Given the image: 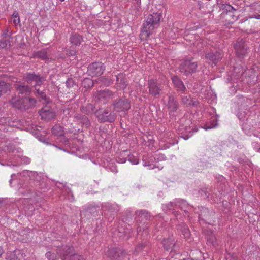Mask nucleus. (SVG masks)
I'll return each mask as SVG.
<instances>
[{
	"label": "nucleus",
	"mask_w": 260,
	"mask_h": 260,
	"mask_svg": "<svg viewBox=\"0 0 260 260\" xmlns=\"http://www.w3.org/2000/svg\"><path fill=\"white\" fill-rule=\"evenodd\" d=\"M70 54L72 55H75L76 54V51H72L71 52H70Z\"/></svg>",
	"instance_id": "nucleus-48"
},
{
	"label": "nucleus",
	"mask_w": 260,
	"mask_h": 260,
	"mask_svg": "<svg viewBox=\"0 0 260 260\" xmlns=\"http://www.w3.org/2000/svg\"><path fill=\"white\" fill-rule=\"evenodd\" d=\"M52 132L56 136H61L64 134L63 128L58 125H56L52 128Z\"/></svg>",
	"instance_id": "nucleus-25"
},
{
	"label": "nucleus",
	"mask_w": 260,
	"mask_h": 260,
	"mask_svg": "<svg viewBox=\"0 0 260 260\" xmlns=\"http://www.w3.org/2000/svg\"><path fill=\"white\" fill-rule=\"evenodd\" d=\"M225 9L228 11L229 12H232L231 9H232V6L230 5H227L225 6Z\"/></svg>",
	"instance_id": "nucleus-42"
},
{
	"label": "nucleus",
	"mask_w": 260,
	"mask_h": 260,
	"mask_svg": "<svg viewBox=\"0 0 260 260\" xmlns=\"http://www.w3.org/2000/svg\"><path fill=\"white\" fill-rule=\"evenodd\" d=\"M12 35V31H10L8 28H7L5 31L3 32L2 36L4 38H11Z\"/></svg>",
	"instance_id": "nucleus-35"
},
{
	"label": "nucleus",
	"mask_w": 260,
	"mask_h": 260,
	"mask_svg": "<svg viewBox=\"0 0 260 260\" xmlns=\"http://www.w3.org/2000/svg\"><path fill=\"white\" fill-rule=\"evenodd\" d=\"M11 21L16 26L20 23V17L19 16V13L17 11H15L12 15Z\"/></svg>",
	"instance_id": "nucleus-28"
},
{
	"label": "nucleus",
	"mask_w": 260,
	"mask_h": 260,
	"mask_svg": "<svg viewBox=\"0 0 260 260\" xmlns=\"http://www.w3.org/2000/svg\"><path fill=\"white\" fill-rule=\"evenodd\" d=\"M172 80L175 87L178 91L181 93L185 91L186 88L182 81L178 77L174 76L172 77Z\"/></svg>",
	"instance_id": "nucleus-15"
},
{
	"label": "nucleus",
	"mask_w": 260,
	"mask_h": 260,
	"mask_svg": "<svg viewBox=\"0 0 260 260\" xmlns=\"http://www.w3.org/2000/svg\"><path fill=\"white\" fill-rule=\"evenodd\" d=\"M26 80L28 83L35 82L34 85L35 88L37 93L40 95L41 101L43 104L46 103V104H48L50 102L49 99L46 96L43 91H40V89L38 88V86H40L43 83V79L39 76L31 73H28L26 75Z\"/></svg>",
	"instance_id": "nucleus-3"
},
{
	"label": "nucleus",
	"mask_w": 260,
	"mask_h": 260,
	"mask_svg": "<svg viewBox=\"0 0 260 260\" xmlns=\"http://www.w3.org/2000/svg\"><path fill=\"white\" fill-rule=\"evenodd\" d=\"M10 89V85L4 81H0V96Z\"/></svg>",
	"instance_id": "nucleus-27"
},
{
	"label": "nucleus",
	"mask_w": 260,
	"mask_h": 260,
	"mask_svg": "<svg viewBox=\"0 0 260 260\" xmlns=\"http://www.w3.org/2000/svg\"><path fill=\"white\" fill-rule=\"evenodd\" d=\"M99 121L101 122H113L115 121L116 115L111 111V108L105 109H100L95 112Z\"/></svg>",
	"instance_id": "nucleus-5"
},
{
	"label": "nucleus",
	"mask_w": 260,
	"mask_h": 260,
	"mask_svg": "<svg viewBox=\"0 0 260 260\" xmlns=\"http://www.w3.org/2000/svg\"><path fill=\"white\" fill-rule=\"evenodd\" d=\"M14 175H15L14 174L12 175H11V177H13V176H14Z\"/></svg>",
	"instance_id": "nucleus-54"
},
{
	"label": "nucleus",
	"mask_w": 260,
	"mask_h": 260,
	"mask_svg": "<svg viewBox=\"0 0 260 260\" xmlns=\"http://www.w3.org/2000/svg\"><path fill=\"white\" fill-rule=\"evenodd\" d=\"M87 83L88 84V86H92L93 85L92 81L90 79H86L84 80L83 83Z\"/></svg>",
	"instance_id": "nucleus-40"
},
{
	"label": "nucleus",
	"mask_w": 260,
	"mask_h": 260,
	"mask_svg": "<svg viewBox=\"0 0 260 260\" xmlns=\"http://www.w3.org/2000/svg\"><path fill=\"white\" fill-rule=\"evenodd\" d=\"M77 120L82 123L86 127H88L90 125V121L88 118L85 115H78L76 116Z\"/></svg>",
	"instance_id": "nucleus-23"
},
{
	"label": "nucleus",
	"mask_w": 260,
	"mask_h": 260,
	"mask_svg": "<svg viewBox=\"0 0 260 260\" xmlns=\"http://www.w3.org/2000/svg\"><path fill=\"white\" fill-rule=\"evenodd\" d=\"M24 254L21 250L16 249L13 251L7 252L6 254L7 260H20L24 258Z\"/></svg>",
	"instance_id": "nucleus-11"
},
{
	"label": "nucleus",
	"mask_w": 260,
	"mask_h": 260,
	"mask_svg": "<svg viewBox=\"0 0 260 260\" xmlns=\"http://www.w3.org/2000/svg\"><path fill=\"white\" fill-rule=\"evenodd\" d=\"M4 251L2 247L0 246V257H1L2 255L4 253Z\"/></svg>",
	"instance_id": "nucleus-46"
},
{
	"label": "nucleus",
	"mask_w": 260,
	"mask_h": 260,
	"mask_svg": "<svg viewBox=\"0 0 260 260\" xmlns=\"http://www.w3.org/2000/svg\"><path fill=\"white\" fill-rule=\"evenodd\" d=\"M73 250L72 246H62L58 248L57 253L62 260H84L82 256L75 254Z\"/></svg>",
	"instance_id": "nucleus-4"
},
{
	"label": "nucleus",
	"mask_w": 260,
	"mask_h": 260,
	"mask_svg": "<svg viewBox=\"0 0 260 260\" xmlns=\"http://www.w3.org/2000/svg\"><path fill=\"white\" fill-rule=\"evenodd\" d=\"M162 15L161 13H153L149 15L147 18L140 34L141 40H146L156 28L160 22Z\"/></svg>",
	"instance_id": "nucleus-1"
},
{
	"label": "nucleus",
	"mask_w": 260,
	"mask_h": 260,
	"mask_svg": "<svg viewBox=\"0 0 260 260\" xmlns=\"http://www.w3.org/2000/svg\"><path fill=\"white\" fill-rule=\"evenodd\" d=\"M197 64L196 62H191L190 61L186 60L183 62L180 66V71L188 75L196 71Z\"/></svg>",
	"instance_id": "nucleus-7"
},
{
	"label": "nucleus",
	"mask_w": 260,
	"mask_h": 260,
	"mask_svg": "<svg viewBox=\"0 0 260 260\" xmlns=\"http://www.w3.org/2000/svg\"><path fill=\"white\" fill-rule=\"evenodd\" d=\"M23 161L26 164H29L30 162V159L25 157L23 158Z\"/></svg>",
	"instance_id": "nucleus-44"
},
{
	"label": "nucleus",
	"mask_w": 260,
	"mask_h": 260,
	"mask_svg": "<svg viewBox=\"0 0 260 260\" xmlns=\"http://www.w3.org/2000/svg\"><path fill=\"white\" fill-rule=\"evenodd\" d=\"M116 77V85L118 88L120 89H124L126 86L127 83L125 80V77L122 74H119L115 75Z\"/></svg>",
	"instance_id": "nucleus-16"
},
{
	"label": "nucleus",
	"mask_w": 260,
	"mask_h": 260,
	"mask_svg": "<svg viewBox=\"0 0 260 260\" xmlns=\"http://www.w3.org/2000/svg\"><path fill=\"white\" fill-rule=\"evenodd\" d=\"M218 117V116L217 115L212 117L211 120L209 122H207V123L202 127L206 131L216 127L217 125Z\"/></svg>",
	"instance_id": "nucleus-18"
},
{
	"label": "nucleus",
	"mask_w": 260,
	"mask_h": 260,
	"mask_svg": "<svg viewBox=\"0 0 260 260\" xmlns=\"http://www.w3.org/2000/svg\"><path fill=\"white\" fill-rule=\"evenodd\" d=\"M183 138L185 139V140H187L188 139V137H183Z\"/></svg>",
	"instance_id": "nucleus-50"
},
{
	"label": "nucleus",
	"mask_w": 260,
	"mask_h": 260,
	"mask_svg": "<svg viewBox=\"0 0 260 260\" xmlns=\"http://www.w3.org/2000/svg\"><path fill=\"white\" fill-rule=\"evenodd\" d=\"M66 85L68 87V88H70L71 87L73 86V85L74 84L73 82L72 81V80H68L67 81H66Z\"/></svg>",
	"instance_id": "nucleus-41"
},
{
	"label": "nucleus",
	"mask_w": 260,
	"mask_h": 260,
	"mask_svg": "<svg viewBox=\"0 0 260 260\" xmlns=\"http://www.w3.org/2000/svg\"><path fill=\"white\" fill-rule=\"evenodd\" d=\"M174 205H175V203L174 204L172 202H170L167 204L162 205V208L164 210L167 209H171Z\"/></svg>",
	"instance_id": "nucleus-37"
},
{
	"label": "nucleus",
	"mask_w": 260,
	"mask_h": 260,
	"mask_svg": "<svg viewBox=\"0 0 260 260\" xmlns=\"http://www.w3.org/2000/svg\"><path fill=\"white\" fill-rule=\"evenodd\" d=\"M111 82L110 80L105 79V81L104 82V84L106 86H108L111 84Z\"/></svg>",
	"instance_id": "nucleus-43"
},
{
	"label": "nucleus",
	"mask_w": 260,
	"mask_h": 260,
	"mask_svg": "<svg viewBox=\"0 0 260 260\" xmlns=\"http://www.w3.org/2000/svg\"><path fill=\"white\" fill-rule=\"evenodd\" d=\"M13 107L21 110H26L35 106L36 100L28 97H15L11 100Z\"/></svg>",
	"instance_id": "nucleus-2"
},
{
	"label": "nucleus",
	"mask_w": 260,
	"mask_h": 260,
	"mask_svg": "<svg viewBox=\"0 0 260 260\" xmlns=\"http://www.w3.org/2000/svg\"><path fill=\"white\" fill-rule=\"evenodd\" d=\"M168 108L171 112H175L178 108V102L172 96H169V100L168 102Z\"/></svg>",
	"instance_id": "nucleus-17"
},
{
	"label": "nucleus",
	"mask_w": 260,
	"mask_h": 260,
	"mask_svg": "<svg viewBox=\"0 0 260 260\" xmlns=\"http://www.w3.org/2000/svg\"><path fill=\"white\" fill-rule=\"evenodd\" d=\"M206 57L207 59L212 61L214 64H216L222 58V55L219 52H216L215 53H209L206 54Z\"/></svg>",
	"instance_id": "nucleus-19"
},
{
	"label": "nucleus",
	"mask_w": 260,
	"mask_h": 260,
	"mask_svg": "<svg viewBox=\"0 0 260 260\" xmlns=\"http://www.w3.org/2000/svg\"><path fill=\"white\" fill-rule=\"evenodd\" d=\"M127 152V151H124L120 153L119 156L116 158V161L120 164H123L126 162V156L127 154H126Z\"/></svg>",
	"instance_id": "nucleus-30"
},
{
	"label": "nucleus",
	"mask_w": 260,
	"mask_h": 260,
	"mask_svg": "<svg viewBox=\"0 0 260 260\" xmlns=\"http://www.w3.org/2000/svg\"><path fill=\"white\" fill-rule=\"evenodd\" d=\"M164 248L167 250L172 249L174 245V240L172 237H169L168 239H165L162 241Z\"/></svg>",
	"instance_id": "nucleus-20"
},
{
	"label": "nucleus",
	"mask_w": 260,
	"mask_h": 260,
	"mask_svg": "<svg viewBox=\"0 0 260 260\" xmlns=\"http://www.w3.org/2000/svg\"><path fill=\"white\" fill-rule=\"evenodd\" d=\"M235 48L237 54L239 56H243L246 52V47L245 45V41L241 40L240 41L238 42L235 45Z\"/></svg>",
	"instance_id": "nucleus-13"
},
{
	"label": "nucleus",
	"mask_w": 260,
	"mask_h": 260,
	"mask_svg": "<svg viewBox=\"0 0 260 260\" xmlns=\"http://www.w3.org/2000/svg\"><path fill=\"white\" fill-rule=\"evenodd\" d=\"M61 2H63L64 1V0H60Z\"/></svg>",
	"instance_id": "nucleus-55"
},
{
	"label": "nucleus",
	"mask_w": 260,
	"mask_h": 260,
	"mask_svg": "<svg viewBox=\"0 0 260 260\" xmlns=\"http://www.w3.org/2000/svg\"><path fill=\"white\" fill-rule=\"evenodd\" d=\"M175 206H178L181 209L184 210L185 212L186 211V208L188 206V203L186 201L180 199L176 200Z\"/></svg>",
	"instance_id": "nucleus-24"
},
{
	"label": "nucleus",
	"mask_w": 260,
	"mask_h": 260,
	"mask_svg": "<svg viewBox=\"0 0 260 260\" xmlns=\"http://www.w3.org/2000/svg\"><path fill=\"white\" fill-rule=\"evenodd\" d=\"M206 166V164H202V165H200L201 168H198V170H203V169H204L205 168Z\"/></svg>",
	"instance_id": "nucleus-45"
},
{
	"label": "nucleus",
	"mask_w": 260,
	"mask_h": 260,
	"mask_svg": "<svg viewBox=\"0 0 260 260\" xmlns=\"http://www.w3.org/2000/svg\"><path fill=\"white\" fill-rule=\"evenodd\" d=\"M135 1H137V3H140V0H135Z\"/></svg>",
	"instance_id": "nucleus-52"
},
{
	"label": "nucleus",
	"mask_w": 260,
	"mask_h": 260,
	"mask_svg": "<svg viewBox=\"0 0 260 260\" xmlns=\"http://www.w3.org/2000/svg\"><path fill=\"white\" fill-rule=\"evenodd\" d=\"M117 248L111 249H110V252H115L117 253Z\"/></svg>",
	"instance_id": "nucleus-47"
},
{
	"label": "nucleus",
	"mask_w": 260,
	"mask_h": 260,
	"mask_svg": "<svg viewBox=\"0 0 260 260\" xmlns=\"http://www.w3.org/2000/svg\"><path fill=\"white\" fill-rule=\"evenodd\" d=\"M148 88L150 94L156 98L159 96L162 88L154 80L151 79L148 81Z\"/></svg>",
	"instance_id": "nucleus-8"
},
{
	"label": "nucleus",
	"mask_w": 260,
	"mask_h": 260,
	"mask_svg": "<svg viewBox=\"0 0 260 260\" xmlns=\"http://www.w3.org/2000/svg\"><path fill=\"white\" fill-rule=\"evenodd\" d=\"M114 106V110L119 112L127 111L130 108V104L126 99H120Z\"/></svg>",
	"instance_id": "nucleus-10"
},
{
	"label": "nucleus",
	"mask_w": 260,
	"mask_h": 260,
	"mask_svg": "<svg viewBox=\"0 0 260 260\" xmlns=\"http://www.w3.org/2000/svg\"><path fill=\"white\" fill-rule=\"evenodd\" d=\"M256 19H260V15H259L257 17H256Z\"/></svg>",
	"instance_id": "nucleus-51"
},
{
	"label": "nucleus",
	"mask_w": 260,
	"mask_h": 260,
	"mask_svg": "<svg viewBox=\"0 0 260 260\" xmlns=\"http://www.w3.org/2000/svg\"><path fill=\"white\" fill-rule=\"evenodd\" d=\"M128 160L133 165H137L139 161L137 157L133 154H127L126 155Z\"/></svg>",
	"instance_id": "nucleus-32"
},
{
	"label": "nucleus",
	"mask_w": 260,
	"mask_h": 260,
	"mask_svg": "<svg viewBox=\"0 0 260 260\" xmlns=\"http://www.w3.org/2000/svg\"><path fill=\"white\" fill-rule=\"evenodd\" d=\"M46 256L48 260H55L56 257V255L54 253H52L51 252H48L46 253Z\"/></svg>",
	"instance_id": "nucleus-38"
},
{
	"label": "nucleus",
	"mask_w": 260,
	"mask_h": 260,
	"mask_svg": "<svg viewBox=\"0 0 260 260\" xmlns=\"http://www.w3.org/2000/svg\"><path fill=\"white\" fill-rule=\"evenodd\" d=\"M112 257H113V258H115V257H116V255H113V256H112Z\"/></svg>",
	"instance_id": "nucleus-53"
},
{
	"label": "nucleus",
	"mask_w": 260,
	"mask_h": 260,
	"mask_svg": "<svg viewBox=\"0 0 260 260\" xmlns=\"http://www.w3.org/2000/svg\"><path fill=\"white\" fill-rule=\"evenodd\" d=\"M182 102L183 104L189 106L194 105L196 104L195 102H194L189 95L183 96L182 98Z\"/></svg>",
	"instance_id": "nucleus-26"
},
{
	"label": "nucleus",
	"mask_w": 260,
	"mask_h": 260,
	"mask_svg": "<svg viewBox=\"0 0 260 260\" xmlns=\"http://www.w3.org/2000/svg\"><path fill=\"white\" fill-rule=\"evenodd\" d=\"M201 162H202L201 161H199V163H201Z\"/></svg>",
	"instance_id": "nucleus-56"
},
{
	"label": "nucleus",
	"mask_w": 260,
	"mask_h": 260,
	"mask_svg": "<svg viewBox=\"0 0 260 260\" xmlns=\"http://www.w3.org/2000/svg\"><path fill=\"white\" fill-rule=\"evenodd\" d=\"M180 230L182 231V234L185 238H188L190 236V232L188 227L184 224L180 226Z\"/></svg>",
	"instance_id": "nucleus-31"
},
{
	"label": "nucleus",
	"mask_w": 260,
	"mask_h": 260,
	"mask_svg": "<svg viewBox=\"0 0 260 260\" xmlns=\"http://www.w3.org/2000/svg\"><path fill=\"white\" fill-rule=\"evenodd\" d=\"M82 38L81 36L74 34L70 37L71 43L76 46H78L81 44Z\"/></svg>",
	"instance_id": "nucleus-22"
},
{
	"label": "nucleus",
	"mask_w": 260,
	"mask_h": 260,
	"mask_svg": "<svg viewBox=\"0 0 260 260\" xmlns=\"http://www.w3.org/2000/svg\"><path fill=\"white\" fill-rule=\"evenodd\" d=\"M207 241L211 243L213 246H215L216 243V238L214 235L211 234L210 235L208 236Z\"/></svg>",
	"instance_id": "nucleus-33"
},
{
	"label": "nucleus",
	"mask_w": 260,
	"mask_h": 260,
	"mask_svg": "<svg viewBox=\"0 0 260 260\" xmlns=\"http://www.w3.org/2000/svg\"><path fill=\"white\" fill-rule=\"evenodd\" d=\"M154 157H155V161H162L166 159V157L162 154H155L153 155Z\"/></svg>",
	"instance_id": "nucleus-34"
},
{
	"label": "nucleus",
	"mask_w": 260,
	"mask_h": 260,
	"mask_svg": "<svg viewBox=\"0 0 260 260\" xmlns=\"http://www.w3.org/2000/svg\"><path fill=\"white\" fill-rule=\"evenodd\" d=\"M231 10H232V11H236V9H235L233 7H232V6Z\"/></svg>",
	"instance_id": "nucleus-49"
},
{
	"label": "nucleus",
	"mask_w": 260,
	"mask_h": 260,
	"mask_svg": "<svg viewBox=\"0 0 260 260\" xmlns=\"http://www.w3.org/2000/svg\"><path fill=\"white\" fill-rule=\"evenodd\" d=\"M140 214L141 215V218H143V217H144V218H146V219H148V218L149 216L148 215V213L145 210L140 211Z\"/></svg>",
	"instance_id": "nucleus-39"
},
{
	"label": "nucleus",
	"mask_w": 260,
	"mask_h": 260,
	"mask_svg": "<svg viewBox=\"0 0 260 260\" xmlns=\"http://www.w3.org/2000/svg\"><path fill=\"white\" fill-rule=\"evenodd\" d=\"M142 160L144 166L150 167V169H152L154 168L153 163L155 161V157H154L153 155L150 154L144 155Z\"/></svg>",
	"instance_id": "nucleus-14"
},
{
	"label": "nucleus",
	"mask_w": 260,
	"mask_h": 260,
	"mask_svg": "<svg viewBox=\"0 0 260 260\" xmlns=\"http://www.w3.org/2000/svg\"><path fill=\"white\" fill-rule=\"evenodd\" d=\"M8 46H10V41L8 40H5L4 41H0V48H6Z\"/></svg>",
	"instance_id": "nucleus-36"
},
{
	"label": "nucleus",
	"mask_w": 260,
	"mask_h": 260,
	"mask_svg": "<svg viewBox=\"0 0 260 260\" xmlns=\"http://www.w3.org/2000/svg\"><path fill=\"white\" fill-rule=\"evenodd\" d=\"M40 115L42 119L49 120L55 117L54 110L49 107L45 106L40 111Z\"/></svg>",
	"instance_id": "nucleus-9"
},
{
	"label": "nucleus",
	"mask_w": 260,
	"mask_h": 260,
	"mask_svg": "<svg viewBox=\"0 0 260 260\" xmlns=\"http://www.w3.org/2000/svg\"><path fill=\"white\" fill-rule=\"evenodd\" d=\"M34 56L45 60L47 58V52L45 50L38 51L35 53Z\"/></svg>",
	"instance_id": "nucleus-29"
},
{
	"label": "nucleus",
	"mask_w": 260,
	"mask_h": 260,
	"mask_svg": "<svg viewBox=\"0 0 260 260\" xmlns=\"http://www.w3.org/2000/svg\"><path fill=\"white\" fill-rule=\"evenodd\" d=\"M105 69V67L103 63L100 62H96L89 66L88 67V72L92 76H99L103 74Z\"/></svg>",
	"instance_id": "nucleus-6"
},
{
	"label": "nucleus",
	"mask_w": 260,
	"mask_h": 260,
	"mask_svg": "<svg viewBox=\"0 0 260 260\" xmlns=\"http://www.w3.org/2000/svg\"><path fill=\"white\" fill-rule=\"evenodd\" d=\"M17 91L20 94H27L30 91V88L23 84H17L16 85Z\"/></svg>",
	"instance_id": "nucleus-21"
},
{
	"label": "nucleus",
	"mask_w": 260,
	"mask_h": 260,
	"mask_svg": "<svg viewBox=\"0 0 260 260\" xmlns=\"http://www.w3.org/2000/svg\"><path fill=\"white\" fill-rule=\"evenodd\" d=\"M111 96V92L109 90H104L98 92L95 95V98L104 104L110 99Z\"/></svg>",
	"instance_id": "nucleus-12"
}]
</instances>
